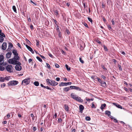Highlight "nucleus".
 Instances as JSON below:
<instances>
[{
	"instance_id": "obj_1",
	"label": "nucleus",
	"mask_w": 132,
	"mask_h": 132,
	"mask_svg": "<svg viewBox=\"0 0 132 132\" xmlns=\"http://www.w3.org/2000/svg\"><path fill=\"white\" fill-rule=\"evenodd\" d=\"M12 53L14 55V57L10 59L8 61V63L9 64H18L21 65V63L19 61L20 59V57L18 56V53L17 52V51L13 50L12 51Z\"/></svg>"
},
{
	"instance_id": "obj_2",
	"label": "nucleus",
	"mask_w": 132,
	"mask_h": 132,
	"mask_svg": "<svg viewBox=\"0 0 132 132\" xmlns=\"http://www.w3.org/2000/svg\"><path fill=\"white\" fill-rule=\"evenodd\" d=\"M30 82V79L27 78L23 80L22 82V85H25L28 84Z\"/></svg>"
},
{
	"instance_id": "obj_3",
	"label": "nucleus",
	"mask_w": 132,
	"mask_h": 132,
	"mask_svg": "<svg viewBox=\"0 0 132 132\" xmlns=\"http://www.w3.org/2000/svg\"><path fill=\"white\" fill-rule=\"evenodd\" d=\"M18 83V81L13 80L10 81L8 83V84L9 86H14L17 84Z\"/></svg>"
},
{
	"instance_id": "obj_4",
	"label": "nucleus",
	"mask_w": 132,
	"mask_h": 132,
	"mask_svg": "<svg viewBox=\"0 0 132 132\" xmlns=\"http://www.w3.org/2000/svg\"><path fill=\"white\" fill-rule=\"evenodd\" d=\"M12 67L11 65H9L7 66L6 67V70L10 72H13V70H12Z\"/></svg>"
},
{
	"instance_id": "obj_5",
	"label": "nucleus",
	"mask_w": 132,
	"mask_h": 132,
	"mask_svg": "<svg viewBox=\"0 0 132 132\" xmlns=\"http://www.w3.org/2000/svg\"><path fill=\"white\" fill-rule=\"evenodd\" d=\"M4 59V57L3 55H0V65H4L3 63V60Z\"/></svg>"
},
{
	"instance_id": "obj_6",
	"label": "nucleus",
	"mask_w": 132,
	"mask_h": 132,
	"mask_svg": "<svg viewBox=\"0 0 132 132\" xmlns=\"http://www.w3.org/2000/svg\"><path fill=\"white\" fill-rule=\"evenodd\" d=\"M58 84V83L55 81L51 80L50 82V85L52 86H55L57 85Z\"/></svg>"
},
{
	"instance_id": "obj_7",
	"label": "nucleus",
	"mask_w": 132,
	"mask_h": 132,
	"mask_svg": "<svg viewBox=\"0 0 132 132\" xmlns=\"http://www.w3.org/2000/svg\"><path fill=\"white\" fill-rule=\"evenodd\" d=\"M15 67V69L16 70L20 71L22 69L20 65L18 64H16Z\"/></svg>"
},
{
	"instance_id": "obj_8",
	"label": "nucleus",
	"mask_w": 132,
	"mask_h": 132,
	"mask_svg": "<svg viewBox=\"0 0 132 132\" xmlns=\"http://www.w3.org/2000/svg\"><path fill=\"white\" fill-rule=\"evenodd\" d=\"M8 44V47L7 50V51H9L11 50V48L13 46V45L11 43H9Z\"/></svg>"
},
{
	"instance_id": "obj_9",
	"label": "nucleus",
	"mask_w": 132,
	"mask_h": 132,
	"mask_svg": "<svg viewBox=\"0 0 132 132\" xmlns=\"http://www.w3.org/2000/svg\"><path fill=\"white\" fill-rule=\"evenodd\" d=\"M7 47V44L6 42H4L2 45V49L3 50H5Z\"/></svg>"
},
{
	"instance_id": "obj_10",
	"label": "nucleus",
	"mask_w": 132,
	"mask_h": 132,
	"mask_svg": "<svg viewBox=\"0 0 132 132\" xmlns=\"http://www.w3.org/2000/svg\"><path fill=\"white\" fill-rule=\"evenodd\" d=\"M26 47L27 48V49L30 51L32 53L34 54V51L33 50L32 48L29 46H28V45H26Z\"/></svg>"
},
{
	"instance_id": "obj_11",
	"label": "nucleus",
	"mask_w": 132,
	"mask_h": 132,
	"mask_svg": "<svg viewBox=\"0 0 132 132\" xmlns=\"http://www.w3.org/2000/svg\"><path fill=\"white\" fill-rule=\"evenodd\" d=\"M75 100L80 102H83V100L80 97L78 96L77 97Z\"/></svg>"
},
{
	"instance_id": "obj_12",
	"label": "nucleus",
	"mask_w": 132,
	"mask_h": 132,
	"mask_svg": "<svg viewBox=\"0 0 132 132\" xmlns=\"http://www.w3.org/2000/svg\"><path fill=\"white\" fill-rule=\"evenodd\" d=\"M12 54V53L10 52L7 53L6 54V57L8 59L10 58Z\"/></svg>"
},
{
	"instance_id": "obj_13",
	"label": "nucleus",
	"mask_w": 132,
	"mask_h": 132,
	"mask_svg": "<svg viewBox=\"0 0 132 132\" xmlns=\"http://www.w3.org/2000/svg\"><path fill=\"white\" fill-rule=\"evenodd\" d=\"M112 104L113 105H114L118 108H120L121 109H122V106H121L120 105L118 104L115 103H113Z\"/></svg>"
},
{
	"instance_id": "obj_14",
	"label": "nucleus",
	"mask_w": 132,
	"mask_h": 132,
	"mask_svg": "<svg viewBox=\"0 0 132 132\" xmlns=\"http://www.w3.org/2000/svg\"><path fill=\"white\" fill-rule=\"evenodd\" d=\"M101 84V85L103 87H105L106 86V84L105 81H102Z\"/></svg>"
},
{
	"instance_id": "obj_15",
	"label": "nucleus",
	"mask_w": 132,
	"mask_h": 132,
	"mask_svg": "<svg viewBox=\"0 0 132 132\" xmlns=\"http://www.w3.org/2000/svg\"><path fill=\"white\" fill-rule=\"evenodd\" d=\"M67 82H61V83L59 85V86H67L68 85Z\"/></svg>"
},
{
	"instance_id": "obj_16",
	"label": "nucleus",
	"mask_w": 132,
	"mask_h": 132,
	"mask_svg": "<svg viewBox=\"0 0 132 132\" xmlns=\"http://www.w3.org/2000/svg\"><path fill=\"white\" fill-rule=\"evenodd\" d=\"M71 96L72 97V98L73 99L75 100L76 98L77 97V96L76 95H75L73 93H71Z\"/></svg>"
},
{
	"instance_id": "obj_17",
	"label": "nucleus",
	"mask_w": 132,
	"mask_h": 132,
	"mask_svg": "<svg viewBox=\"0 0 132 132\" xmlns=\"http://www.w3.org/2000/svg\"><path fill=\"white\" fill-rule=\"evenodd\" d=\"M105 114L108 115L109 117L110 116L111 113L110 111L107 110L105 112Z\"/></svg>"
},
{
	"instance_id": "obj_18",
	"label": "nucleus",
	"mask_w": 132,
	"mask_h": 132,
	"mask_svg": "<svg viewBox=\"0 0 132 132\" xmlns=\"http://www.w3.org/2000/svg\"><path fill=\"white\" fill-rule=\"evenodd\" d=\"M79 108L80 111L81 112V111L84 109V106L82 105H80L79 106Z\"/></svg>"
},
{
	"instance_id": "obj_19",
	"label": "nucleus",
	"mask_w": 132,
	"mask_h": 132,
	"mask_svg": "<svg viewBox=\"0 0 132 132\" xmlns=\"http://www.w3.org/2000/svg\"><path fill=\"white\" fill-rule=\"evenodd\" d=\"M70 89V88L69 87H66L63 89V90L65 92L68 91Z\"/></svg>"
},
{
	"instance_id": "obj_20",
	"label": "nucleus",
	"mask_w": 132,
	"mask_h": 132,
	"mask_svg": "<svg viewBox=\"0 0 132 132\" xmlns=\"http://www.w3.org/2000/svg\"><path fill=\"white\" fill-rule=\"evenodd\" d=\"M106 106V104H105L104 103L103 104H102L101 105V110H103L104 109V108Z\"/></svg>"
},
{
	"instance_id": "obj_21",
	"label": "nucleus",
	"mask_w": 132,
	"mask_h": 132,
	"mask_svg": "<svg viewBox=\"0 0 132 132\" xmlns=\"http://www.w3.org/2000/svg\"><path fill=\"white\" fill-rule=\"evenodd\" d=\"M5 81L4 78V77H0V82H3Z\"/></svg>"
},
{
	"instance_id": "obj_22",
	"label": "nucleus",
	"mask_w": 132,
	"mask_h": 132,
	"mask_svg": "<svg viewBox=\"0 0 132 132\" xmlns=\"http://www.w3.org/2000/svg\"><path fill=\"white\" fill-rule=\"evenodd\" d=\"M65 67L66 68L68 71H69L70 70V68L69 67V66L68 65L66 64L65 65Z\"/></svg>"
},
{
	"instance_id": "obj_23",
	"label": "nucleus",
	"mask_w": 132,
	"mask_h": 132,
	"mask_svg": "<svg viewBox=\"0 0 132 132\" xmlns=\"http://www.w3.org/2000/svg\"><path fill=\"white\" fill-rule=\"evenodd\" d=\"M64 106L65 108V110L67 111H68L69 110V107L68 105H64Z\"/></svg>"
},
{
	"instance_id": "obj_24",
	"label": "nucleus",
	"mask_w": 132,
	"mask_h": 132,
	"mask_svg": "<svg viewBox=\"0 0 132 132\" xmlns=\"http://www.w3.org/2000/svg\"><path fill=\"white\" fill-rule=\"evenodd\" d=\"M4 40V38L3 37L0 36V43H2Z\"/></svg>"
},
{
	"instance_id": "obj_25",
	"label": "nucleus",
	"mask_w": 132,
	"mask_h": 132,
	"mask_svg": "<svg viewBox=\"0 0 132 132\" xmlns=\"http://www.w3.org/2000/svg\"><path fill=\"white\" fill-rule=\"evenodd\" d=\"M34 84L36 86H38L39 85V83L38 81H35L34 82Z\"/></svg>"
},
{
	"instance_id": "obj_26",
	"label": "nucleus",
	"mask_w": 132,
	"mask_h": 132,
	"mask_svg": "<svg viewBox=\"0 0 132 132\" xmlns=\"http://www.w3.org/2000/svg\"><path fill=\"white\" fill-rule=\"evenodd\" d=\"M12 9H13V10L15 12H16V8L15 6H13Z\"/></svg>"
},
{
	"instance_id": "obj_27",
	"label": "nucleus",
	"mask_w": 132,
	"mask_h": 132,
	"mask_svg": "<svg viewBox=\"0 0 132 132\" xmlns=\"http://www.w3.org/2000/svg\"><path fill=\"white\" fill-rule=\"evenodd\" d=\"M0 36L3 37H5V36L3 32H2L0 33Z\"/></svg>"
},
{
	"instance_id": "obj_28",
	"label": "nucleus",
	"mask_w": 132,
	"mask_h": 132,
	"mask_svg": "<svg viewBox=\"0 0 132 132\" xmlns=\"http://www.w3.org/2000/svg\"><path fill=\"white\" fill-rule=\"evenodd\" d=\"M85 119L86 120L90 121V118L89 117L87 116L86 117Z\"/></svg>"
},
{
	"instance_id": "obj_29",
	"label": "nucleus",
	"mask_w": 132,
	"mask_h": 132,
	"mask_svg": "<svg viewBox=\"0 0 132 132\" xmlns=\"http://www.w3.org/2000/svg\"><path fill=\"white\" fill-rule=\"evenodd\" d=\"M76 86H70V87L71 89H76Z\"/></svg>"
},
{
	"instance_id": "obj_30",
	"label": "nucleus",
	"mask_w": 132,
	"mask_h": 132,
	"mask_svg": "<svg viewBox=\"0 0 132 132\" xmlns=\"http://www.w3.org/2000/svg\"><path fill=\"white\" fill-rule=\"evenodd\" d=\"M36 58L39 61H40V62H42V59L41 58H40L39 57H38V56H37L36 57Z\"/></svg>"
},
{
	"instance_id": "obj_31",
	"label": "nucleus",
	"mask_w": 132,
	"mask_h": 132,
	"mask_svg": "<svg viewBox=\"0 0 132 132\" xmlns=\"http://www.w3.org/2000/svg\"><path fill=\"white\" fill-rule=\"evenodd\" d=\"M96 79H97L98 81L101 84V82L102 81L101 80V79H100V78H99L98 77H97L96 78Z\"/></svg>"
},
{
	"instance_id": "obj_32",
	"label": "nucleus",
	"mask_w": 132,
	"mask_h": 132,
	"mask_svg": "<svg viewBox=\"0 0 132 132\" xmlns=\"http://www.w3.org/2000/svg\"><path fill=\"white\" fill-rule=\"evenodd\" d=\"M4 69V67L2 66H0V70L1 71H3Z\"/></svg>"
},
{
	"instance_id": "obj_33",
	"label": "nucleus",
	"mask_w": 132,
	"mask_h": 132,
	"mask_svg": "<svg viewBox=\"0 0 132 132\" xmlns=\"http://www.w3.org/2000/svg\"><path fill=\"white\" fill-rule=\"evenodd\" d=\"M51 80H50L49 79H47L46 80V81L47 82H48V83L50 84V82H51Z\"/></svg>"
},
{
	"instance_id": "obj_34",
	"label": "nucleus",
	"mask_w": 132,
	"mask_h": 132,
	"mask_svg": "<svg viewBox=\"0 0 132 132\" xmlns=\"http://www.w3.org/2000/svg\"><path fill=\"white\" fill-rule=\"evenodd\" d=\"M31 117H32V119L33 120H34L35 119V117L34 116L33 114L32 113L31 114Z\"/></svg>"
},
{
	"instance_id": "obj_35",
	"label": "nucleus",
	"mask_w": 132,
	"mask_h": 132,
	"mask_svg": "<svg viewBox=\"0 0 132 132\" xmlns=\"http://www.w3.org/2000/svg\"><path fill=\"white\" fill-rule=\"evenodd\" d=\"M79 60L82 63H84V61H83V60H82V59L81 57H80L79 58Z\"/></svg>"
},
{
	"instance_id": "obj_36",
	"label": "nucleus",
	"mask_w": 132,
	"mask_h": 132,
	"mask_svg": "<svg viewBox=\"0 0 132 132\" xmlns=\"http://www.w3.org/2000/svg\"><path fill=\"white\" fill-rule=\"evenodd\" d=\"M118 67L120 70V71H122V69L121 68V65H120L119 64H118Z\"/></svg>"
},
{
	"instance_id": "obj_37",
	"label": "nucleus",
	"mask_w": 132,
	"mask_h": 132,
	"mask_svg": "<svg viewBox=\"0 0 132 132\" xmlns=\"http://www.w3.org/2000/svg\"><path fill=\"white\" fill-rule=\"evenodd\" d=\"M44 88H45L47 89H50L51 90H52L54 89V88H53V89H51L48 86H45Z\"/></svg>"
},
{
	"instance_id": "obj_38",
	"label": "nucleus",
	"mask_w": 132,
	"mask_h": 132,
	"mask_svg": "<svg viewBox=\"0 0 132 132\" xmlns=\"http://www.w3.org/2000/svg\"><path fill=\"white\" fill-rule=\"evenodd\" d=\"M96 76H91V78L94 80H95V79H96Z\"/></svg>"
},
{
	"instance_id": "obj_39",
	"label": "nucleus",
	"mask_w": 132,
	"mask_h": 132,
	"mask_svg": "<svg viewBox=\"0 0 132 132\" xmlns=\"http://www.w3.org/2000/svg\"><path fill=\"white\" fill-rule=\"evenodd\" d=\"M108 27L110 30H111L112 29L110 25L108 24Z\"/></svg>"
},
{
	"instance_id": "obj_40",
	"label": "nucleus",
	"mask_w": 132,
	"mask_h": 132,
	"mask_svg": "<svg viewBox=\"0 0 132 132\" xmlns=\"http://www.w3.org/2000/svg\"><path fill=\"white\" fill-rule=\"evenodd\" d=\"M4 80H9V77H5L4 78Z\"/></svg>"
},
{
	"instance_id": "obj_41",
	"label": "nucleus",
	"mask_w": 132,
	"mask_h": 132,
	"mask_svg": "<svg viewBox=\"0 0 132 132\" xmlns=\"http://www.w3.org/2000/svg\"><path fill=\"white\" fill-rule=\"evenodd\" d=\"M36 45L37 46H38L39 45V41L38 40H36Z\"/></svg>"
},
{
	"instance_id": "obj_42",
	"label": "nucleus",
	"mask_w": 132,
	"mask_h": 132,
	"mask_svg": "<svg viewBox=\"0 0 132 132\" xmlns=\"http://www.w3.org/2000/svg\"><path fill=\"white\" fill-rule=\"evenodd\" d=\"M53 20H54V22L55 24L57 26L58 23H57L56 20L54 19H53Z\"/></svg>"
},
{
	"instance_id": "obj_43",
	"label": "nucleus",
	"mask_w": 132,
	"mask_h": 132,
	"mask_svg": "<svg viewBox=\"0 0 132 132\" xmlns=\"http://www.w3.org/2000/svg\"><path fill=\"white\" fill-rule=\"evenodd\" d=\"M88 20L90 22H92V19L88 17Z\"/></svg>"
},
{
	"instance_id": "obj_44",
	"label": "nucleus",
	"mask_w": 132,
	"mask_h": 132,
	"mask_svg": "<svg viewBox=\"0 0 132 132\" xmlns=\"http://www.w3.org/2000/svg\"><path fill=\"white\" fill-rule=\"evenodd\" d=\"M101 77L104 80H105L106 79V77L105 76H104L103 75H102L101 76Z\"/></svg>"
},
{
	"instance_id": "obj_45",
	"label": "nucleus",
	"mask_w": 132,
	"mask_h": 132,
	"mask_svg": "<svg viewBox=\"0 0 132 132\" xmlns=\"http://www.w3.org/2000/svg\"><path fill=\"white\" fill-rule=\"evenodd\" d=\"M76 89L77 90H79V91H81V89H80L79 87H76Z\"/></svg>"
},
{
	"instance_id": "obj_46",
	"label": "nucleus",
	"mask_w": 132,
	"mask_h": 132,
	"mask_svg": "<svg viewBox=\"0 0 132 132\" xmlns=\"http://www.w3.org/2000/svg\"><path fill=\"white\" fill-rule=\"evenodd\" d=\"M103 47L105 51H108V49L106 46L105 45H104Z\"/></svg>"
},
{
	"instance_id": "obj_47",
	"label": "nucleus",
	"mask_w": 132,
	"mask_h": 132,
	"mask_svg": "<svg viewBox=\"0 0 132 132\" xmlns=\"http://www.w3.org/2000/svg\"><path fill=\"white\" fill-rule=\"evenodd\" d=\"M10 117V114L8 113L7 115V117H5V118L7 117V118H8Z\"/></svg>"
},
{
	"instance_id": "obj_48",
	"label": "nucleus",
	"mask_w": 132,
	"mask_h": 132,
	"mask_svg": "<svg viewBox=\"0 0 132 132\" xmlns=\"http://www.w3.org/2000/svg\"><path fill=\"white\" fill-rule=\"evenodd\" d=\"M46 64L47 66V67L49 68V69H50V65H49V64L47 63H46Z\"/></svg>"
},
{
	"instance_id": "obj_49",
	"label": "nucleus",
	"mask_w": 132,
	"mask_h": 132,
	"mask_svg": "<svg viewBox=\"0 0 132 132\" xmlns=\"http://www.w3.org/2000/svg\"><path fill=\"white\" fill-rule=\"evenodd\" d=\"M5 86V83H3L1 85V87H3H3H4Z\"/></svg>"
},
{
	"instance_id": "obj_50",
	"label": "nucleus",
	"mask_w": 132,
	"mask_h": 132,
	"mask_svg": "<svg viewBox=\"0 0 132 132\" xmlns=\"http://www.w3.org/2000/svg\"><path fill=\"white\" fill-rule=\"evenodd\" d=\"M56 30H57V31H58L59 32H60V29L59 28V27L58 26H57V29H56Z\"/></svg>"
},
{
	"instance_id": "obj_51",
	"label": "nucleus",
	"mask_w": 132,
	"mask_h": 132,
	"mask_svg": "<svg viewBox=\"0 0 132 132\" xmlns=\"http://www.w3.org/2000/svg\"><path fill=\"white\" fill-rule=\"evenodd\" d=\"M114 20L113 19L112 20V24L113 25H114L115 23H114Z\"/></svg>"
},
{
	"instance_id": "obj_52",
	"label": "nucleus",
	"mask_w": 132,
	"mask_h": 132,
	"mask_svg": "<svg viewBox=\"0 0 132 132\" xmlns=\"http://www.w3.org/2000/svg\"><path fill=\"white\" fill-rule=\"evenodd\" d=\"M55 66L56 68H58L59 67V65L57 64H55Z\"/></svg>"
},
{
	"instance_id": "obj_53",
	"label": "nucleus",
	"mask_w": 132,
	"mask_h": 132,
	"mask_svg": "<svg viewBox=\"0 0 132 132\" xmlns=\"http://www.w3.org/2000/svg\"><path fill=\"white\" fill-rule=\"evenodd\" d=\"M86 99L87 101H88L89 102H90V99L89 98H86Z\"/></svg>"
},
{
	"instance_id": "obj_54",
	"label": "nucleus",
	"mask_w": 132,
	"mask_h": 132,
	"mask_svg": "<svg viewBox=\"0 0 132 132\" xmlns=\"http://www.w3.org/2000/svg\"><path fill=\"white\" fill-rule=\"evenodd\" d=\"M59 36L60 37H61V32H59Z\"/></svg>"
},
{
	"instance_id": "obj_55",
	"label": "nucleus",
	"mask_w": 132,
	"mask_h": 132,
	"mask_svg": "<svg viewBox=\"0 0 132 132\" xmlns=\"http://www.w3.org/2000/svg\"><path fill=\"white\" fill-rule=\"evenodd\" d=\"M113 119L114 120V122H115L116 123H117L118 122V120H117V119H115V118Z\"/></svg>"
},
{
	"instance_id": "obj_56",
	"label": "nucleus",
	"mask_w": 132,
	"mask_h": 132,
	"mask_svg": "<svg viewBox=\"0 0 132 132\" xmlns=\"http://www.w3.org/2000/svg\"><path fill=\"white\" fill-rule=\"evenodd\" d=\"M30 2L32 3L33 4L35 5H37V4H36V3H35L34 2L32 1H31V0L30 1Z\"/></svg>"
},
{
	"instance_id": "obj_57",
	"label": "nucleus",
	"mask_w": 132,
	"mask_h": 132,
	"mask_svg": "<svg viewBox=\"0 0 132 132\" xmlns=\"http://www.w3.org/2000/svg\"><path fill=\"white\" fill-rule=\"evenodd\" d=\"M32 59H29L28 60V62H29V63H30V62H32Z\"/></svg>"
},
{
	"instance_id": "obj_58",
	"label": "nucleus",
	"mask_w": 132,
	"mask_h": 132,
	"mask_svg": "<svg viewBox=\"0 0 132 132\" xmlns=\"http://www.w3.org/2000/svg\"><path fill=\"white\" fill-rule=\"evenodd\" d=\"M60 78L59 77H57V78H56V80L57 81H60Z\"/></svg>"
},
{
	"instance_id": "obj_59",
	"label": "nucleus",
	"mask_w": 132,
	"mask_h": 132,
	"mask_svg": "<svg viewBox=\"0 0 132 132\" xmlns=\"http://www.w3.org/2000/svg\"><path fill=\"white\" fill-rule=\"evenodd\" d=\"M30 28L31 29H33V26L32 24H31L30 26Z\"/></svg>"
},
{
	"instance_id": "obj_60",
	"label": "nucleus",
	"mask_w": 132,
	"mask_h": 132,
	"mask_svg": "<svg viewBox=\"0 0 132 132\" xmlns=\"http://www.w3.org/2000/svg\"><path fill=\"white\" fill-rule=\"evenodd\" d=\"M37 129V128L36 127H33V130L35 131H36Z\"/></svg>"
},
{
	"instance_id": "obj_61",
	"label": "nucleus",
	"mask_w": 132,
	"mask_h": 132,
	"mask_svg": "<svg viewBox=\"0 0 132 132\" xmlns=\"http://www.w3.org/2000/svg\"><path fill=\"white\" fill-rule=\"evenodd\" d=\"M62 121V119L61 118H59L58 119V122H61Z\"/></svg>"
},
{
	"instance_id": "obj_62",
	"label": "nucleus",
	"mask_w": 132,
	"mask_h": 132,
	"mask_svg": "<svg viewBox=\"0 0 132 132\" xmlns=\"http://www.w3.org/2000/svg\"><path fill=\"white\" fill-rule=\"evenodd\" d=\"M48 55L50 57H53V56L50 53H49Z\"/></svg>"
},
{
	"instance_id": "obj_63",
	"label": "nucleus",
	"mask_w": 132,
	"mask_h": 132,
	"mask_svg": "<svg viewBox=\"0 0 132 132\" xmlns=\"http://www.w3.org/2000/svg\"><path fill=\"white\" fill-rule=\"evenodd\" d=\"M58 14V13L57 11V10H56L55 11V15H57Z\"/></svg>"
},
{
	"instance_id": "obj_64",
	"label": "nucleus",
	"mask_w": 132,
	"mask_h": 132,
	"mask_svg": "<svg viewBox=\"0 0 132 132\" xmlns=\"http://www.w3.org/2000/svg\"><path fill=\"white\" fill-rule=\"evenodd\" d=\"M91 107L92 108H95V105L93 103L92 104V105Z\"/></svg>"
}]
</instances>
